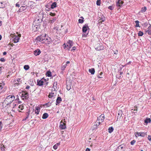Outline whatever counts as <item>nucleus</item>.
Returning <instances> with one entry per match:
<instances>
[{
    "label": "nucleus",
    "instance_id": "1",
    "mask_svg": "<svg viewBox=\"0 0 151 151\" xmlns=\"http://www.w3.org/2000/svg\"><path fill=\"white\" fill-rule=\"evenodd\" d=\"M37 41L41 42L45 44H49L52 42L51 38L47 36L46 34L45 35H41L38 37L36 39Z\"/></svg>",
    "mask_w": 151,
    "mask_h": 151
},
{
    "label": "nucleus",
    "instance_id": "2",
    "mask_svg": "<svg viewBox=\"0 0 151 151\" xmlns=\"http://www.w3.org/2000/svg\"><path fill=\"white\" fill-rule=\"evenodd\" d=\"M73 46V41L70 40H69L66 44L65 43L63 45L64 48H67V49H68L69 50H70V49Z\"/></svg>",
    "mask_w": 151,
    "mask_h": 151
},
{
    "label": "nucleus",
    "instance_id": "3",
    "mask_svg": "<svg viewBox=\"0 0 151 151\" xmlns=\"http://www.w3.org/2000/svg\"><path fill=\"white\" fill-rule=\"evenodd\" d=\"M9 105L10 106L9 109L12 111H14L15 110L16 107L18 105V104L17 103H16L15 104L12 103H10Z\"/></svg>",
    "mask_w": 151,
    "mask_h": 151
},
{
    "label": "nucleus",
    "instance_id": "4",
    "mask_svg": "<svg viewBox=\"0 0 151 151\" xmlns=\"http://www.w3.org/2000/svg\"><path fill=\"white\" fill-rule=\"evenodd\" d=\"M15 99V96H9L7 97L5 99L4 102L7 101L8 102H12Z\"/></svg>",
    "mask_w": 151,
    "mask_h": 151
},
{
    "label": "nucleus",
    "instance_id": "5",
    "mask_svg": "<svg viewBox=\"0 0 151 151\" xmlns=\"http://www.w3.org/2000/svg\"><path fill=\"white\" fill-rule=\"evenodd\" d=\"M10 36L12 37V40L13 41V42L17 43L19 42V38L17 36H16L11 34L10 35Z\"/></svg>",
    "mask_w": 151,
    "mask_h": 151
},
{
    "label": "nucleus",
    "instance_id": "6",
    "mask_svg": "<svg viewBox=\"0 0 151 151\" xmlns=\"http://www.w3.org/2000/svg\"><path fill=\"white\" fill-rule=\"evenodd\" d=\"M64 122H63L62 120H61L60 122L59 128L61 129H64L66 128V124L65 123L66 122L65 119H64Z\"/></svg>",
    "mask_w": 151,
    "mask_h": 151
},
{
    "label": "nucleus",
    "instance_id": "7",
    "mask_svg": "<svg viewBox=\"0 0 151 151\" xmlns=\"http://www.w3.org/2000/svg\"><path fill=\"white\" fill-rule=\"evenodd\" d=\"M134 134L136 137L139 136L144 137L145 135H147V134L146 133L136 132Z\"/></svg>",
    "mask_w": 151,
    "mask_h": 151
},
{
    "label": "nucleus",
    "instance_id": "8",
    "mask_svg": "<svg viewBox=\"0 0 151 151\" xmlns=\"http://www.w3.org/2000/svg\"><path fill=\"white\" fill-rule=\"evenodd\" d=\"M42 19L41 18L39 17L38 16H37L34 19V21L33 23L39 24L42 22Z\"/></svg>",
    "mask_w": 151,
    "mask_h": 151
},
{
    "label": "nucleus",
    "instance_id": "9",
    "mask_svg": "<svg viewBox=\"0 0 151 151\" xmlns=\"http://www.w3.org/2000/svg\"><path fill=\"white\" fill-rule=\"evenodd\" d=\"M56 92L55 89L53 90V89H52V92L50 93L48 96L49 98H50L55 96L56 95Z\"/></svg>",
    "mask_w": 151,
    "mask_h": 151
},
{
    "label": "nucleus",
    "instance_id": "10",
    "mask_svg": "<svg viewBox=\"0 0 151 151\" xmlns=\"http://www.w3.org/2000/svg\"><path fill=\"white\" fill-rule=\"evenodd\" d=\"M104 119V114H101L100 116L98 118L97 122H102Z\"/></svg>",
    "mask_w": 151,
    "mask_h": 151
},
{
    "label": "nucleus",
    "instance_id": "11",
    "mask_svg": "<svg viewBox=\"0 0 151 151\" xmlns=\"http://www.w3.org/2000/svg\"><path fill=\"white\" fill-rule=\"evenodd\" d=\"M40 27L39 24H36L33 23L32 26V29L34 31H36Z\"/></svg>",
    "mask_w": 151,
    "mask_h": 151
},
{
    "label": "nucleus",
    "instance_id": "12",
    "mask_svg": "<svg viewBox=\"0 0 151 151\" xmlns=\"http://www.w3.org/2000/svg\"><path fill=\"white\" fill-rule=\"evenodd\" d=\"M88 29V25L87 24H85L83 27L82 31L83 32H86Z\"/></svg>",
    "mask_w": 151,
    "mask_h": 151
},
{
    "label": "nucleus",
    "instance_id": "13",
    "mask_svg": "<svg viewBox=\"0 0 151 151\" xmlns=\"http://www.w3.org/2000/svg\"><path fill=\"white\" fill-rule=\"evenodd\" d=\"M28 96V94L27 92L26 91H22V97H24L25 98H27Z\"/></svg>",
    "mask_w": 151,
    "mask_h": 151
},
{
    "label": "nucleus",
    "instance_id": "14",
    "mask_svg": "<svg viewBox=\"0 0 151 151\" xmlns=\"http://www.w3.org/2000/svg\"><path fill=\"white\" fill-rule=\"evenodd\" d=\"M41 52L40 50L38 49L34 51V53L35 55L37 56L39 55L41 53Z\"/></svg>",
    "mask_w": 151,
    "mask_h": 151
},
{
    "label": "nucleus",
    "instance_id": "15",
    "mask_svg": "<svg viewBox=\"0 0 151 151\" xmlns=\"http://www.w3.org/2000/svg\"><path fill=\"white\" fill-rule=\"evenodd\" d=\"M124 150V147L122 145L119 146L116 149V151H123Z\"/></svg>",
    "mask_w": 151,
    "mask_h": 151
},
{
    "label": "nucleus",
    "instance_id": "16",
    "mask_svg": "<svg viewBox=\"0 0 151 151\" xmlns=\"http://www.w3.org/2000/svg\"><path fill=\"white\" fill-rule=\"evenodd\" d=\"M123 2L122 0H118L117 3V5L119 6H121L123 4Z\"/></svg>",
    "mask_w": 151,
    "mask_h": 151
},
{
    "label": "nucleus",
    "instance_id": "17",
    "mask_svg": "<svg viewBox=\"0 0 151 151\" xmlns=\"http://www.w3.org/2000/svg\"><path fill=\"white\" fill-rule=\"evenodd\" d=\"M56 19V17L50 18L49 20V22L52 23L55 21Z\"/></svg>",
    "mask_w": 151,
    "mask_h": 151
},
{
    "label": "nucleus",
    "instance_id": "18",
    "mask_svg": "<svg viewBox=\"0 0 151 151\" xmlns=\"http://www.w3.org/2000/svg\"><path fill=\"white\" fill-rule=\"evenodd\" d=\"M67 66V64H65V63H63L62 65L61 66V70L62 71H63L65 68H66V67Z\"/></svg>",
    "mask_w": 151,
    "mask_h": 151
},
{
    "label": "nucleus",
    "instance_id": "19",
    "mask_svg": "<svg viewBox=\"0 0 151 151\" xmlns=\"http://www.w3.org/2000/svg\"><path fill=\"white\" fill-rule=\"evenodd\" d=\"M146 33L149 35H151V25L148 28V30L146 31Z\"/></svg>",
    "mask_w": 151,
    "mask_h": 151
},
{
    "label": "nucleus",
    "instance_id": "20",
    "mask_svg": "<svg viewBox=\"0 0 151 151\" xmlns=\"http://www.w3.org/2000/svg\"><path fill=\"white\" fill-rule=\"evenodd\" d=\"M40 108L38 107H37L35 109V112L36 114H38L39 112L40 111Z\"/></svg>",
    "mask_w": 151,
    "mask_h": 151
},
{
    "label": "nucleus",
    "instance_id": "21",
    "mask_svg": "<svg viewBox=\"0 0 151 151\" xmlns=\"http://www.w3.org/2000/svg\"><path fill=\"white\" fill-rule=\"evenodd\" d=\"M61 101L62 99L60 97H58L56 101V105H57L59 103H60V102Z\"/></svg>",
    "mask_w": 151,
    "mask_h": 151
},
{
    "label": "nucleus",
    "instance_id": "22",
    "mask_svg": "<svg viewBox=\"0 0 151 151\" xmlns=\"http://www.w3.org/2000/svg\"><path fill=\"white\" fill-rule=\"evenodd\" d=\"M151 120L149 118H147L144 121V122L146 124H147L148 123H150Z\"/></svg>",
    "mask_w": 151,
    "mask_h": 151
},
{
    "label": "nucleus",
    "instance_id": "23",
    "mask_svg": "<svg viewBox=\"0 0 151 151\" xmlns=\"http://www.w3.org/2000/svg\"><path fill=\"white\" fill-rule=\"evenodd\" d=\"M48 116V114L47 113H45L43 114L42 116L43 119H45L47 118Z\"/></svg>",
    "mask_w": 151,
    "mask_h": 151
},
{
    "label": "nucleus",
    "instance_id": "24",
    "mask_svg": "<svg viewBox=\"0 0 151 151\" xmlns=\"http://www.w3.org/2000/svg\"><path fill=\"white\" fill-rule=\"evenodd\" d=\"M89 71L91 74H93L95 73V70L94 68L89 69Z\"/></svg>",
    "mask_w": 151,
    "mask_h": 151
},
{
    "label": "nucleus",
    "instance_id": "25",
    "mask_svg": "<svg viewBox=\"0 0 151 151\" xmlns=\"http://www.w3.org/2000/svg\"><path fill=\"white\" fill-rule=\"evenodd\" d=\"M99 47H96L95 49L96 50H102L103 48V47L102 46L99 45Z\"/></svg>",
    "mask_w": 151,
    "mask_h": 151
},
{
    "label": "nucleus",
    "instance_id": "26",
    "mask_svg": "<svg viewBox=\"0 0 151 151\" xmlns=\"http://www.w3.org/2000/svg\"><path fill=\"white\" fill-rule=\"evenodd\" d=\"M56 5L57 4L56 2H55L53 3L51 5V8L52 9H53L55 8L56 6Z\"/></svg>",
    "mask_w": 151,
    "mask_h": 151
},
{
    "label": "nucleus",
    "instance_id": "27",
    "mask_svg": "<svg viewBox=\"0 0 151 151\" xmlns=\"http://www.w3.org/2000/svg\"><path fill=\"white\" fill-rule=\"evenodd\" d=\"M26 9V7L25 6H22L19 9V12H22L25 10Z\"/></svg>",
    "mask_w": 151,
    "mask_h": 151
},
{
    "label": "nucleus",
    "instance_id": "28",
    "mask_svg": "<svg viewBox=\"0 0 151 151\" xmlns=\"http://www.w3.org/2000/svg\"><path fill=\"white\" fill-rule=\"evenodd\" d=\"M60 145V143H57L53 147V148L55 149V150H56L57 149L58 147V146H59V145Z\"/></svg>",
    "mask_w": 151,
    "mask_h": 151
},
{
    "label": "nucleus",
    "instance_id": "29",
    "mask_svg": "<svg viewBox=\"0 0 151 151\" xmlns=\"http://www.w3.org/2000/svg\"><path fill=\"white\" fill-rule=\"evenodd\" d=\"M44 82L42 81H40L37 82V84L39 86H41L43 84Z\"/></svg>",
    "mask_w": 151,
    "mask_h": 151
},
{
    "label": "nucleus",
    "instance_id": "30",
    "mask_svg": "<svg viewBox=\"0 0 151 151\" xmlns=\"http://www.w3.org/2000/svg\"><path fill=\"white\" fill-rule=\"evenodd\" d=\"M114 130L113 128L111 127H109L108 129L109 132L110 133H111Z\"/></svg>",
    "mask_w": 151,
    "mask_h": 151
},
{
    "label": "nucleus",
    "instance_id": "31",
    "mask_svg": "<svg viewBox=\"0 0 151 151\" xmlns=\"http://www.w3.org/2000/svg\"><path fill=\"white\" fill-rule=\"evenodd\" d=\"M147 10V8L146 7H142V9L141 10V12H145L146 10Z\"/></svg>",
    "mask_w": 151,
    "mask_h": 151
},
{
    "label": "nucleus",
    "instance_id": "32",
    "mask_svg": "<svg viewBox=\"0 0 151 151\" xmlns=\"http://www.w3.org/2000/svg\"><path fill=\"white\" fill-rule=\"evenodd\" d=\"M46 75L48 77L51 76V73L50 71H47L46 73Z\"/></svg>",
    "mask_w": 151,
    "mask_h": 151
},
{
    "label": "nucleus",
    "instance_id": "33",
    "mask_svg": "<svg viewBox=\"0 0 151 151\" xmlns=\"http://www.w3.org/2000/svg\"><path fill=\"white\" fill-rule=\"evenodd\" d=\"M18 108L19 109L18 110H22L24 108L23 105H19L18 106Z\"/></svg>",
    "mask_w": 151,
    "mask_h": 151
},
{
    "label": "nucleus",
    "instance_id": "34",
    "mask_svg": "<svg viewBox=\"0 0 151 151\" xmlns=\"http://www.w3.org/2000/svg\"><path fill=\"white\" fill-rule=\"evenodd\" d=\"M59 27H60L61 28L62 27V25H61V26L58 25V27H55L54 29H56V30H57L58 31L59 30H60V29H58V28H59Z\"/></svg>",
    "mask_w": 151,
    "mask_h": 151
},
{
    "label": "nucleus",
    "instance_id": "35",
    "mask_svg": "<svg viewBox=\"0 0 151 151\" xmlns=\"http://www.w3.org/2000/svg\"><path fill=\"white\" fill-rule=\"evenodd\" d=\"M14 86H16L17 85V86H18L19 84V83H18V82L16 80H15L14 81Z\"/></svg>",
    "mask_w": 151,
    "mask_h": 151
},
{
    "label": "nucleus",
    "instance_id": "36",
    "mask_svg": "<svg viewBox=\"0 0 151 151\" xmlns=\"http://www.w3.org/2000/svg\"><path fill=\"white\" fill-rule=\"evenodd\" d=\"M29 65H25L24 66V69L25 70H28L29 69Z\"/></svg>",
    "mask_w": 151,
    "mask_h": 151
},
{
    "label": "nucleus",
    "instance_id": "37",
    "mask_svg": "<svg viewBox=\"0 0 151 151\" xmlns=\"http://www.w3.org/2000/svg\"><path fill=\"white\" fill-rule=\"evenodd\" d=\"M135 22L136 24V27H139V22L137 20L135 21Z\"/></svg>",
    "mask_w": 151,
    "mask_h": 151
},
{
    "label": "nucleus",
    "instance_id": "38",
    "mask_svg": "<svg viewBox=\"0 0 151 151\" xmlns=\"http://www.w3.org/2000/svg\"><path fill=\"white\" fill-rule=\"evenodd\" d=\"M143 32L141 31H139L138 33V35L139 36H141L143 35Z\"/></svg>",
    "mask_w": 151,
    "mask_h": 151
},
{
    "label": "nucleus",
    "instance_id": "39",
    "mask_svg": "<svg viewBox=\"0 0 151 151\" xmlns=\"http://www.w3.org/2000/svg\"><path fill=\"white\" fill-rule=\"evenodd\" d=\"M101 0H97L96 2V4L98 6H100L101 4Z\"/></svg>",
    "mask_w": 151,
    "mask_h": 151
},
{
    "label": "nucleus",
    "instance_id": "40",
    "mask_svg": "<svg viewBox=\"0 0 151 151\" xmlns=\"http://www.w3.org/2000/svg\"><path fill=\"white\" fill-rule=\"evenodd\" d=\"M108 8L109 9H110L111 10H112L114 9V6L113 5V6H109Z\"/></svg>",
    "mask_w": 151,
    "mask_h": 151
},
{
    "label": "nucleus",
    "instance_id": "41",
    "mask_svg": "<svg viewBox=\"0 0 151 151\" xmlns=\"http://www.w3.org/2000/svg\"><path fill=\"white\" fill-rule=\"evenodd\" d=\"M83 20L82 19H79L78 20V22L79 23H82L83 22Z\"/></svg>",
    "mask_w": 151,
    "mask_h": 151
},
{
    "label": "nucleus",
    "instance_id": "42",
    "mask_svg": "<svg viewBox=\"0 0 151 151\" xmlns=\"http://www.w3.org/2000/svg\"><path fill=\"white\" fill-rule=\"evenodd\" d=\"M4 7L3 3L2 2H0V8H3Z\"/></svg>",
    "mask_w": 151,
    "mask_h": 151
},
{
    "label": "nucleus",
    "instance_id": "43",
    "mask_svg": "<svg viewBox=\"0 0 151 151\" xmlns=\"http://www.w3.org/2000/svg\"><path fill=\"white\" fill-rule=\"evenodd\" d=\"M2 127V122H0V132L1 131V129Z\"/></svg>",
    "mask_w": 151,
    "mask_h": 151
},
{
    "label": "nucleus",
    "instance_id": "44",
    "mask_svg": "<svg viewBox=\"0 0 151 151\" xmlns=\"http://www.w3.org/2000/svg\"><path fill=\"white\" fill-rule=\"evenodd\" d=\"M49 15L51 16H54L55 15V14L52 12H50V13Z\"/></svg>",
    "mask_w": 151,
    "mask_h": 151
},
{
    "label": "nucleus",
    "instance_id": "45",
    "mask_svg": "<svg viewBox=\"0 0 151 151\" xmlns=\"http://www.w3.org/2000/svg\"><path fill=\"white\" fill-rule=\"evenodd\" d=\"M136 141L135 140L132 141L131 142V144L132 145H133L135 142Z\"/></svg>",
    "mask_w": 151,
    "mask_h": 151
},
{
    "label": "nucleus",
    "instance_id": "46",
    "mask_svg": "<svg viewBox=\"0 0 151 151\" xmlns=\"http://www.w3.org/2000/svg\"><path fill=\"white\" fill-rule=\"evenodd\" d=\"M96 126H99L100 124V123H101L100 122H96Z\"/></svg>",
    "mask_w": 151,
    "mask_h": 151
},
{
    "label": "nucleus",
    "instance_id": "47",
    "mask_svg": "<svg viewBox=\"0 0 151 151\" xmlns=\"http://www.w3.org/2000/svg\"><path fill=\"white\" fill-rule=\"evenodd\" d=\"M148 139L149 141L151 142V136L149 135L148 137Z\"/></svg>",
    "mask_w": 151,
    "mask_h": 151
},
{
    "label": "nucleus",
    "instance_id": "48",
    "mask_svg": "<svg viewBox=\"0 0 151 151\" xmlns=\"http://www.w3.org/2000/svg\"><path fill=\"white\" fill-rule=\"evenodd\" d=\"M17 81L18 82V83H19V82L21 83L22 82V81H21L20 78H18V79H17Z\"/></svg>",
    "mask_w": 151,
    "mask_h": 151
},
{
    "label": "nucleus",
    "instance_id": "49",
    "mask_svg": "<svg viewBox=\"0 0 151 151\" xmlns=\"http://www.w3.org/2000/svg\"><path fill=\"white\" fill-rule=\"evenodd\" d=\"M105 19H101L99 20V22H104L105 21Z\"/></svg>",
    "mask_w": 151,
    "mask_h": 151
},
{
    "label": "nucleus",
    "instance_id": "50",
    "mask_svg": "<svg viewBox=\"0 0 151 151\" xmlns=\"http://www.w3.org/2000/svg\"><path fill=\"white\" fill-rule=\"evenodd\" d=\"M103 74V73L102 72H101L100 74V75H98V76H97V77L99 78H101V77L100 76H101V75Z\"/></svg>",
    "mask_w": 151,
    "mask_h": 151
},
{
    "label": "nucleus",
    "instance_id": "51",
    "mask_svg": "<svg viewBox=\"0 0 151 151\" xmlns=\"http://www.w3.org/2000/svg\"><path fill=\"white\" fill-rule=\"evenodd\" d=\"M67 88L68 90H69L71 88V87L70 86H68V85H67Z\"/></svg>",
    "mask_w": 151,
    "mask_h": 151
},
{
    "label": "nucleus",
    "instance_id": "52",
    "mask_svg": "<svg viewBox=\"0 0 151 151\" xmlns=\"http://www.w3.org/2000/svg\"><path fill=\"white\" fill-rule=\"evenodd\" d=\"M0 60L2 62H4L5 61V60L4 58H1L0 59Z\"/></svg>",
    "mask_w": 151,
    "mask_h": 151
},
{
    "label": "nucleus",
    "instance_id": "53",
    "mask_svg": "<svg viewBox=\"0 0 151 151\" xmlns=\"http://www.w3.org/2000/svg\"><path fill=\"white\" fill-rule=\"evenodd\" d=\"M76 47H73L72 49L71 50V51L75 50L76 49Z\"/></svg>",
    "mask_w": 151,
    "mask_h": 151
},
{
    "label": "nucleus",
    "instance_id": "54",
    "mask_svg": "<svg viewBox=\"0 0 151 151\" xmlns=\"http://www.w3.org/2000/svg\"><path fill=\"white\" fill-rule=\"evenodd\" d=\"M16 6L19 7V4L18 3H17L16 4Z\"/></svg>",
    "mask_w": 151,
    "mask_h": 151
},
{
    "label": "nucleus",
    "instance_id": "55",
    "mask_svg": "<svg viewBox=\"0 0 151 151\" xmlns=\"http://www.w3.org/2000/svg\"><path fill=\"white\" fill-rule=\"evenodd\" d=\"M90 150L88 148H87L86 150V151H90Z\"/></svg>",
    "mask_w": 151,
    "mask_h": 151
},
{
    "label": "nucleus",
    "instance_id": "56",
    "mask_svg": "<svg viewBox=\"0 0 151 151\" xmlns=\"http://www.w3.org/2000/svg\"><path fill=\"white\" fill-rule=\"evenodd\" d=\"M122 111L121 110L120 111H119V113H118V115H120H120H122Z\"/></svg>",
    "mask_w": 151,
    "mask_h": 151
},
{
    "label": "nucleus",
    "instance_id": "57",
    "mask_svg": "<svg viewBox=\"0 0 151 151\" xmlns=\"http://www.w3.org/2000/svg\"><path fill=\"white\" fill-rule=\"evenodd\" d=\"M30 86H27L26 88L27 89H28L29 88Z\"/></svg>",
    "mask_w": 151,
    "mask_h": 151
},
{
    "label": "nucleus",
    "instance_id": "58",
    "mask_svg": "<svg viewBox=\"0 0 151 151\" xmlns=\"http://www.w3.org/2000/svg\"><path fill=\"white\" fill-rule=\"evenodd\" d=\"M3 88L2 86L1 85H0V90H1Z\"/></svg>",
    "mask_w": 151,
    "mask_h": 151
},
{
    "label": "nucleus",
    "instance_id": "59",
    "mask_svg": "<svg viewBox=\"0 0 151 151\" xmlns=\"http://www.w3.org/2000/svg\"><path fill=\"white\" fill-rule=\"evenodd\" d=\"M131 63V61H129V62L128 63H127L126 64V65H129V64H130Z\"/></svg>",
    "mask_w": 151,
    "mask_h": 151
},
{
    "label": "nucleus",
    "instance_id": "60",
    "mask_svg": "<svg viewBox=\"0 0 151 151\" xmlns=\"http://www.w3.org/2000/svg\"><path fill=\"white\" fill-rule=\"evenodd\" d=\"M70 63V61H67V62L66 63H65V64H66L67 65L68 64H69V63Z\"/></svg>",
    "mask_w": 151,
    "mask_h": 151
},
{
    "label": "nucleus",
    "instance_id": "61",
    "mask_svg": "<svg viewBox=\"0 0 151 151\" xmlns=\"http://www.w3.org/2000/svg\"><path fill=\"white\" fill-rule=\"evenodd\" d=\"M6 52H4L3 53V55H6Z\"/></svg>",
    "mask_w": 151,
    "mask_h": 151
},
{
    "label": "nucleus",
    "instance_id": "62",
    "mask_svg": "<svg viewBox=\"0 0 151 151\" xmlns=\"http://www.w3.org/2000/svg\"><path fill=\"white\" fill-rule=\"evenodd\" d=\"M1 68L0 67V74L1 73Z\"/></svg>",
    "mask_w": 151,
    "mask_h": 151
},
{
    "label": "nucleus",
    "instance_id": "63",
    "mask_svg": "<svg viewBox=\"0 0 151 151\" xmlns=\"http://www.w3.org/2000/svg\"><path fill=\"white\" fill-rule=\"evenodd\" d=\"M18 36L19 38L21 36V34H19V35H18Z\"/></svg>",
    "mask_w": 151,
    "mask_h": 151
},
{
    "label": "nucleus",
    "instance_id": "64",
    "mask_svg": "<svg viewBox=\"0 0 151 151\" xmlns=\"http://www.w3.org/2000/svg\"><path fill=\"white\" fill-rule=\"evenodd\" d=\"M1 22L0 21V26H1Z\"/></svg>",
    "mask_w": 151,
    "mask_h": 151
}]
</instances>
